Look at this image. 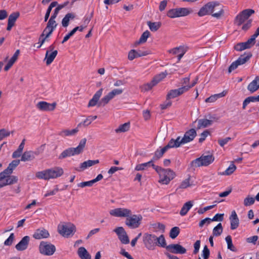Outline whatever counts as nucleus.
Returning <instances> with one entry per match:
<instances>
[{
    "instance_id": "nucleus-18",
    "label": "nucleus",
    "mask_w": 259,
    "mask_h": 259,
    "mask_svg": "<svg viewBox=\"0 0 259 259\" xmlns=\"http://www.w3.org/2000/svg\"><path fill=\"white\" fill-rule=\"evenodd\" d=\"M175 148L171 140L168 144L160 150H157L154 154V156L152 160H156L161 158L163 154L169 148Z\"/></svg>"
},
{
    "instance_id": "nucleus-2",
    "label": "nucleus",
    "mask_w": 259,
    "mask_h": 259,
    "mask_svg": "<svg viewBox=\"0 0 259 259\" xmlns=\"http://www.w3.org/2000/svg\"><path fill=\"white\" fill-rule=\"evenodd\" d=\"M155 170L158 174L159 176V183L162 184L167 185L176 176L175 172L169 169H164L161 167L157 166Z\"/></svg>"
},
{
    "instance_id": "nucleus-34",
    "label": "nucleus",
    "mask_w": 259,
    "mask_h": 259,
    "mask_svg": "<svg viewBox=\"0 0 259 259\" xmlns=\"http://www.w3.org/2000/svg\"><path fill=\"white\" fill-rule=\"evenodd\" d=\"M19 54H20L19 50H16V51L15 52V53L13 55V56H12V57L10 59V60L8 62L7 64L5 66V67L4 68L5 71H7L10 69V68L13 66V65L14 64V63L18 59V56H19Z\"/></svg>"
},
{
    "instance_id": "nucleus-14",
    "label": "nucleus",
    "mask_w": 259,
    "mask_h": 259,
    "mask_svg": "<svg viewBox=\"0 0 259 259\" xmlns=\"http://www.w3.org/2000/svg\"><path fill=\"white\" fill-rule=\"evenodd\" d=\"M57 105L56 102L49 103L45 101H40L36 105V108L42 111H52L55 110Z\"/></svg>"
},
{
    "instance_id": "nucleus-31",
    "label": "nucleus",
    "mask_w": 259,
    "mask_h": 259,
    "mask_svg": "<svg viewBox=\"0 0 259 259\" xmlns=\"http://www.w3.org/2000/svg\"><path fill=\"white\" fill-rule=\"evenodd\" d=\"M259 89V76L255 77L247 86V90L251 93H253Z\"/></svg>"
},
{
    "instance_id": "nucleus-57",
    "label": "nucleus",
    "mask_w": 259,
    "mask_h": 259,
    "mask_svg": "<svg viewBox=\"0 0 259 259\" xmlns=\"http://www.w3.org/2000/svg\"><path fill=\"white\" fill-rule=\"evenodd\" d=\"M226 241L227 243L228 248L233 251H235V248L232 243V238H231V236H230V235L227 236L226 237Z\"/></svg>"
},
{
    "instance_id": "nucleus-50",
    "label": "nucleus",
    "mask_w": 259,
    "mask_h": 259,
    "mask_svg": "<svg viewBox=\"0 0 259 259\" xmlns=\"http://www.w3.org/2000/svg\"><path fill=\"white\" fill-rule=\"evenodd\" d=\"M223 232V227L221 223H219L213 229V235L215 236L221 235Z\"/></svg>"
},
{
    "instance_id": "nucleus-16",
    "label": "nucleus",
    "mask_w": 259,
    "mask_h": 259,
    "mask_svg": "<svg viewBox=\"0 0 259 259\" xmlns=\"http://www.w3.org/2000/svg\"><path fill=\"white\" fill-rule=\"evenodd\" d=\"M114 232L116 233L119 239L122 243L124 244L129 243L130 240L128 237L122 227H117L114 230Z\"/></svg>"
},
{
    "instance_id": "nucleus-1",
    "label": "nucleus",
    "mask_w": 259,
    "mask_h": 259,
    "mask_svg": "<svg viewBox=\"0 0 259 259\" xmlns=\"http://www.w3.org/2000/svg\"><path fill=\"white\" fill-rule=\"evenodd\" d=\"M87 139L83 138L80 140L79 145L76 148L71 147L65 149L59 155L58 157L59 159H63L68 157L80 154L83 151Z\"/></svg>"
},
{
    "instance_id": "nucleus-39",
    "label": "nucleus",
    "mask_w": 259,
    "mask_h": 259,
    "mask_svg": "<svg viewBox=\"0 0 259 259\" xmlns=\"http://www.w3.org/2000/svg\"><path fill=\"white\" fill-rule=\"evenodd\" d=\"M259 102V95L256 96H249L244 100L242 105V108L245 109L246 106L251 102Z\"/></svg>"
},
{
    "instance_id": "nucleus-8",
    "label": "nucleus",
    "mask_w": 259,
    "mask_h": 259,
    "mask_svg": "<svg viewBox=\"0 0 259 259\" xmlns=\"http://www.w3.org/2000/svg\"><path fill=\"white\" fill-rule=\"evenodd\" d=\"M254 12L253 10L250 9L243 10L235 17V23L238 26L241 25Z\"/></svg>"
},
{
    "instance_id": "nucleus-38",
    "label": "nucleus",
    "mask_w": 259,
    "mask_h": 259,
    "mask_svg": "<svg viewBox=\"0 0 259 259\" xmlns=\"http://www.w3.org/2000/svg\"><path fill=\"white\" fill-rule=\"evenodd\" d=\"M193 206V201H189L186 202L183 206L181 210H180V214L182 216L185 215L188 211L191 209Z\"/></svg>"
},
{
    "instance_id": "nucleus-19",
    "label": "nucleus",
    "mask_w": 259,
    "mask_h": 259,
    "mask_svg": "<svg viewBox=\"0 0 259 259\" xmlns=\"http://www.w3.org/2000/svg\"><path fill=\"white\" fill-rule=\"evenodd\" d=\"M166 249L173 253L184 254L186 249L179 244H171L166 247Z\"/></svg>"
},
{
    "instance_id": "nucleus-12",
    "label": "nucleus",
    "mask_w": 259,
    "mask_h": 259,
    "mask_svg": "<svg viewBox=\"0 0 259 259\" xmlns=\"http://www.w3.org/2000/svg\"><path fill=\"white\" fill-rule=\"evenodd\" d=\"M39 249L40 252L46 255H52L56 251L55 246L47 242L42 241L40 242Z\"/></svg>"
},
{
    "instance_id": "nucleus-30",
    "label": "nucleus",
    "mask_w": 259,
    "mask_h": 259,
    "mask_svg": "<svg viewBox=\"0 0 259 259\" xmlns=\"http://www.w3.org/2000/svg\"><path fill=\"white\" fill-rule=\"evenodd\" d=\"M58 54V51L57 50L53 51L50 52V51H47L45 60L46 61V64L49 65L51 64Z\"/></svg>"
},
{
    "instance_id": "nucleus-64",
    "label": "nucleus",
    "mask_w": 259,
    "mask_h": 259,
    "mask_svg": "<svg viewBox=\"0 0 259 259\" xmlns=\"http://www.w3.org/2000/svg\"><path fill=\"white\" fill-rule=\"evenodd\" d=\"M153 226L154 228L161 231L162 233L164 232L165 226L163 224L158 223L153 224Z\"/></svg>"
},
{
    "instance_id": "nucleus-23",
    "label": "nucleus",
    "mask_w": 259,
    "mask_h": 259,
    "mask_svg": "<svg viewBox=\"0 0 259 259\" xmlns=\"http://www.w3.org/2000/svg\"><path fill=\"white\" fill-rule=\"evenodd\" d=\"M149 54L150 52L148 51H142L141 50H132L128 53V59L130 60H133L136 58L145 56Z\"/></svg>"
},
{
    "instance_id": "nucleus-15",
    "label": "nucleus",
    "mask_w": 259,
    "mask_h": 259,
    "mask_svg": "<svg viewBox=\"0 0 259 259\" xmlns=\"http://www.w3.org/2000/svg\"><path fill=\"white\" fill-rule=\"evenodd\" d=\"M44 145L41 146L40 148L41 149V151L37 150L36 151H27L24 152L21 156V161H27L32 160L35 158V155H38L43 150Z\"/></svg>"
},
{
    "instance_id": "nucleus-56",
    "label": "nucleus",
    "mask_w": 259,
    "mask_h": 259,
    "mask_svg": "<svg viewBox=\"0 0 259 259\" xmlns=\"http://www.w3.org/2000/svg\"><path fill=\"white\" fill-rule=\"evenodd\" d=\"M155 85L154 84V83L151 80V81L150 82H148L146 84H145L142 85L140 87V88L142 92H147V91L151 90L152 88V87H153Z\"/></svg>"
},
{
    "instance_id": "nucleus-10",
    "label": "nucleus",
    "mask_w": 259,
    "mask_h": 259,
    "mask_svg": "<svg viewBox=\"0 0 259 259\" xmlns=\"http://www.w3.org/2000/svg\"><path fill=\"white\" fill-rule=\"evenodd\" d=\"M217 6L219 4L217 2H209L202 7L198 13V15L201 17L206 15H210L215 11Z\"/></svg>"
},
{
    "instance_id": "nucleus-40",
    "label": "nucleus",
    "mask_w": 259,
    "mask_h": 259,
    "mask_svg": "<svg viewBox=\"0 0 259 259\" xmlns=\"http://www.w3.org/2000/svg\"><path fill=\"white\" fill-rule=\"evenodd\" d=\"M114 97L109 92L107 95L102 98L98 104V107L104 106L107 104Z\"/></svg>"
},
{
    "instance_id": "nucleus-20",
    "label": "nucleus",
    "mask_w": 259,
    "mask_h": 259,
    "mask_svg": "<svg viewBox=\"0 0 259 259\" xmlns=\"http://www.w3.org/2000/svg\"><path fill=\"white\" fill-rule=\"evenodd\" d=\"M188 91V88L184 87L178 89L170 90L166 96V100L175 98Z\"/></svg>"
},
{
    "instance_id": "nucleus-9",
    "label": "nucleus",
    "mask_w": 259,
    "mask_h": 259,
    "mask_svg": "<svg viewBox=\"0 0 259 259\" xmlns=\"http://www.w3.org/2000/svg\"><path fill=\"white\" fill-rule=\"evenodd\" d=\"M157 237L153 234L145 233L143 235V241L145 246L149 250L155 249Z\"/></svg>"
},
{
    "instance_id": "nucleus-51",
    "label": "nucleus",
    "mask_w": 259,
    "mask_h": 259,
    "mask_svg": "<svg viewBox=\"0 0 259 259\" xmlns=\"http://www.w3.org/2000/svg\"><path fill=\"white\" fill-rule=\"evenodd\" d=\"M180 233V229L178 227H174L171 228L169 232V236L172 239L176 238Z\"/></svg>"
},
{
    "instance_id": "nucleus-13",
    "label": "nucleus",
    "mask_w": 259,
    "mask_h": 259,
    "mask_svg": "<svg viewBox=\"0 0 259 259\" xmlns=\"http://www.w3.org/2000/svg\"><path fill=\"white\" fill-rule=\"evenodd\" d=\"M20 160H14L9 164L8 167L0 173V181L3 180L6 177V175H11L15 168L19 164Z\"/></svg>"
},
{
    "instance_id": "nucleus-61",
    "label": "nucleus",
    "mask_w": 259,
    "mask_h": 259,
    "mask_svg": "<svg viewBox=\"0 0 259 259\" xmlns=\"http://www.w3.org/2000/svg\"><path fill=\"white\" fill-rule=\"evenodd\" d=\"M210 255V251L207 245H205L202 250V256L203 259H208Z\"/></svg>"
},
{
    "instance_id": "nucleus-58",
    "label": "nucleus",
    "mask_w": 259,
    "mask_h": 259,
    "mask_svg": "<svg viewBox=\"0 0 259 259\" xmlns=\"http://www.w3.org/2000/svg\"><path fill=\"white\" fill-rule=\"evenodd\" d=\"M245 44V43L244 42L238 43L234 46V49L238 51H242L245 49H248Z\"/></svg>"
},
{
    "instance_id": "nucleus-5",
    "label": "nucleus",
    "mask_w": 259,
    "mask_h": 259,
    "mask_svg": "<svg viewBox=\"0 0 259 259\" xmlns=\"http://www.w3.org/2000/svg\"><path fill=\"white\" fill-rule=\"evenodd\" d=\"M214 158L212 155H202L199 158L193 160L191 165L193 167H197L202 166H207L214 161Z\"/></svg>"
},
{
    "instance_id": "nucleus-49",
    "label": "nucleus",
    "mask_w": 259,
    "mask_h": 259,
    "mask_svg": "<svg viewBox=\"0 0 259 259\" xmlns=\"http://www.w3.org/2000/svg\"><path fill=\"white\" fill-rule=\"evenodd\" d=\"M190 180L191 177L189 176L188 178L186 179L182 182L180 185L179 186V188L186 189L188 187L192 186L193 184L190 183Z\"/></svg>"
},
{
    "instance_id": "nucleus-33",
    "label": "nucleus",
    "mask_w": 259,
    "mask_h": 259,
    "mask_svg": "<svg viewBox=\"0 0 259 259\" xmlns=\"http://www.w3.org/2000/svg\"><path fill=\"white\" fill-rule=\"evenodd\" d=\"M150 166H152L154 169L155 166H156V165L153 163V160H151L146 163L137 164L135 167V170L137 171L144 170Z\"/></svg>"
},
{
    "instance_id": "nucleus-62",
    "label": "nucleus",
    "mask_w": 259,
    "mask_h": 259,
    "mask_svg": "<svg viewBox=\"0 0 259 259\" xmlns=\"http://www.w3.org/2000/svg\"><path fill=\"white\" fill-rule=\"evenodd\" d=\"M255 42V39L251 36V37L244 42L245 43V45L247 46V48L249 49L254 45Z\"/></svg>"
},
{
    "instance_id": "nucleus-59",
    "label": "nucleus",
    "mask_w": 259,
    "mask_h": 259,
    "mask_svg": "<svg viewBox=\"0 0 259 259\" xmlns=\"http://www.w3.org/2000/svg\"><path fill=\"white\" fill-rule=\"evenodd\" d=\"M94 184V183L93 180H91L89 181L83 182L78 183L77 184V186L80 188H84L85 187H92Z\"/></svg>"
},
{
    "instance_id": "nucleus-32",
    "label": "nucleus",
    "mask_w": 259,
    "mask_h": 259,
    "mask_svg": "<svg viewBox=\"0 0 259 259\" xmlns=\"http://www.w3.org/2000/svg\"><path fill=\"white\" fill-rule=\"evenodd\" d=\"M230 220L231 221V229L232 230L236 229L239 226V221L235 210L232 212Z\"/></svg>"
},
{
    "instance_id": "nucleus-60",
    "label": "nucleus",
    "mask_w": 259,
    "mask_h": 259,
    "mask_svg": "<svg viewBox=\"0 0 259 259\" xmlns=\"http://www.w3.org/2000/svg\"><path fill=\"white\" fill-rule=\"evenodd\" d=\"M10 132L5 128L0 130V141L2 140L4 138L9 137L10 135Z\"/></svg>"
},
{
    "instance_id": "nucleus-24",
    "label": "nucleus",
    "mask_w": 259,
    "mask_h": 259,
    "mask_svg": "<svg viewBox=\"0 0 259 259\" xmlns=\"http://www.w3.org/2000/svg\"><path fill=\"white\" fill-rule=\"evenodd\" d=\"M11 175H6V177L4 180L5 182L0 183V188L6 186L7 185H12L17 183L18 181V178L16 176H10Z\"/></svg>"
},
{
    "instance_id": "nucleus-27",
    "label": "nucleus",
    "mask_w": 259,
    "mask_h": 259,
    "mask_svg": "<svg viewBox=\"0 0 259 259\" xmlns=\"http://www.w3.org/2000/svg\"><path fill=\"white\" fill-rule=\"evenodd\" d=\"M103 89L102 88L100 89L99 91H98L95 95L93 96V97L90 100L88 104V107H93L95 105L98 104L99 102H98L100 98L101 97Z\"/></svg>"
},
{
    "instance_id": "nucleus-53",
    "label": "nucleus",
    "mask_w": 259,
    "mask_h": 259,
    "mask_svg": "<svg viewBox=\"0 0 259 259\" xmlns=\"http://www.w3.org/2000/svg\"><path fill=\"white\" fill-rule=\"evenodd\" d=\"M255 198L250 196H247L243 201V204L245 206H248L254 204Z\"/></svg>"
},
{
    "instance_id": "nucleus-6",
    "label": "nucleus",
    "mask_w": 259,
    "mask_h": 259,
    "mask_svg": "<svg viewBox=\"0 0 259 259\" xmlns=\"http://www.w3.org/2000/svg\"><path fill=\"white\" fill-rule=\"evenodd\" d=\"M192 12L191 9L187 8H179L172 9L168 11L167 16L170 18L184 17Z\"/></svg>"
},
{
    "instance_id": "nucleus-37",
    "label": "nucleus",
    "mask_w": 259,
    "mask_h": 259,
    "mask_svg": "<svg viewBox=\"0 0 259 259\" xmlns=\"http://www.w3.org/2000/svg\"><path fill=\"white\" fill-rule=\"evenodd\" d=\"M75 17V15L72 13H67L63 18L62 25L63 27H66L69 24L70 20H73Z\"/></svg>"
},
{
    "instance_id": "nucleus-4",
    "label": "nucleus",
    "mask_w": 259,
    "mask_h": 259,
    "mask_svg": "<svg viewBox=\"0 0 259 259\" xmlns=\"http://www.w3.org/2000/svg\"><path fill=\"white\" fill-rule=\"evenodd\" d=\"M76 231L75 226L71 223L60 224L58 226V232L64 237L73 235Z\"/></svg>"
},
{
    "instance_id": "nucleus-29",
    "label": "nucleus",
    "mask_w": 259,
    "mask_h": 259,
    "mask_svg": "<svg viewBox=\"0 0 259 259\" xmlns=\"http://www.w3.org/2000/svg\"><path fill=\"white\" fill-rule=\"evenodd\" d=\"M49 236V232L45 229H39L36 230L33 235V237L36 239H41L43 238H47Z\"/></svg>"
},
{
    "instance_id": "nucleus-46",
    "label": "nucleus",
    "mask_w": 259,
    "mask_h": 259,
    "mask_svg": "<svg viewBox=\"0 0 259 259\" xmlns=\"http://www.w3.org/2000/svg\"><path fill=\"white\" fill-rule=\"evenodd\" d=\"M160 246L163 248H166V243L163 235H161L159 237H157L156 241V246Z\"/></svg>"
},
{
    "instance_id": "nucleus-47",
    "label": "nucleus",
    "mask_w": 259,
    "mask_h": 259,
    "mask_svg": "<svg viewBox=\"0 0 259 259\" xmlns=\"http://www.w3.org/2000/svg\"><path fill=\"white\" fill-rule=\"evenodd\" d=\"M224 14V10L221 6L219 4V6H217L215 11L211 14L212 16L217 18H220Z\"/></svg>"
},
{
    "instance_id": "nucleus-7",
    "label": "nucleus",
    "mask_w": 259,
    "mask_h": 259,
    "mask_svg": "<svg viewBox=\"0 0 259 259\" xmlns=\"http://www.w3.org/2000/svg\"><path fill=\"white\" fill-rule=\"evenodd\" d=\"M142 219V216L141 214H131L130 217L126 219L125 223L130 228L136 229L141 225Z\"/></svg>"
},
{
    "instance_id": "nucleus-11",
    "label": "nucleus",
    "mask_w": 259,
    "mask_h": 259,
    "mask_svg": "<svg viewBox=\"0 0 259 259\" xmlns=\"http://www.w3.org/2000/svg\"><path fill=\"white\" fill-rule=\"evenodd\" d=\"M109 214L114 217L126 218V219L131 215L132 211L128 208L119 207L110 210Z\"/></svg>"
},
{
    "instance_id": "nucleus-43",
    "label": "nucleus",
    "mask_w": 259,
    "mask_h": 259,
    "mask_svg": "<svg viewBox=\"0 0 259 259\" xmlns=\"http://www.w3.org/2000/svg\"><path fill=\"white\" fill-rule=\"evenodd\" d=\"M48 169L40 171H38L35 174L36 178L39 179H44L48 180L50 179Z\"/></svg>"
},
{
    "instance_id": "nucleus-21",
    "label": "nucleus",
    "mask_w": 259,
    "mask_h": 259,
    "mask_svg": "<svg viewBox=\"0 0 259 259\" xmlns=\"http://www.w3.org/2000/svg\"><path fill=\"white\" fill-rule=\"evenodd\" d=\"M82 123H79L77 124L76 128L71 130L68 129H64L58 133V135L63 138L74 136L79 131V127H80Z\"/></svg>"
},
{
    "instance_id": "nucleus-41",
    "label": "nucleus",
    "mask_w": 259,
    "mask_h": 259,
    "mask_svg": "<svg viewBox=\"0 0 259 259\" xmlns=\"http://www.w3.org/2000/svg\"><path fill=\"white\" fill-rule=\"evenodd\" d=\"M130 128V123L126 122L120 125L115 130V132L117 134L124 133L129 131Z\"/></svg>"
},
{
    "instance_id": "nucleus-22",
    "label": "nucleus",
    "mask_w": 259,
    "mask_h": 259,
    "mask_svg": "<svg viewBox=\"0 0 259 259\" xmlns=\"http://www.w3.org/2000/svg\"><path fill=\"white\" fill-rule=\"evenodd\" d=\"M99 163V160L98 159L97 160H88L87 161H84L80 163L79 167L75 168V170L80 172L83 171L85 169L88 167H91L94 165L98 164Z\"/></svg>"
},
{
    "instance_id": "nucleus-36",
    "label": "nucleus",
    "mask_w": 259,
    "mask_h": 259,
    "mask_svg": "<svg viewBox=\"0 0 259 259\" xmlns=\"http://www.w3.org/2000/svg\"><path fill=\"white\" fill-rule=\"evenodd\" d=\"M78 256L81 259H91V256L87 249L83 247H80L77 251Z\"/></svg>"
},
{
    "instance_id": "nucleus-52",
    "label": "nucleus",
    "mask_w": 259,
    "mask_h": 259,
    "mask_svg": "<svg viewBox=\"0 0 259 259\" xmlns=\"http://www.w3.org/2000/svg\"><path fill=\"white\" fill-rule=\"evenodd\" d=\"M251 56V54L246 56L242 55L236 60V61L239 65H242L246 63L249 59Z\"/></svg>"
},
{
    "instance_id": "nucleus-63",
    "label": "nucleus",
    "mask_w": 259,
    "mask_h": 259,
    "mask_svg": "<svg viewBox=\"0 0 259 259\" xmlns=\"http://www.w3.org/2000/svg\"><path fill=\"white\" fill-rule=\"evenodd\" d=\"M14 239V233L11 234L9 238L5 241L4 244L7 246L11 245Z\"/></svg>"
},
{
    "instance_id": "nucleus-17",
    "label": "nucleus",
    "mask_w": 259,
    "mask_h": 259,
    "mask_svg": "<svg viewBox=\"0 0 259 259\" xmlns=\"http://www.w3.org/2000/svg\"><path fill=\"white\" fill-rule=\"evenodd\" d=\"M219 118L215 116H210L209 119H200L198 120V128L206 127L211 125L214 121H217Z\"/></svg>"
},
{
    "instance_id": "nucleus-28",
    "label": "nucleus",
    "mask_w": 259,
    "mask_h": 259,
    "mask_svg": "<svg viewBox=\"0 0 259 259\" xmlns=\"http://www.w3.org/2000/svg\"><path fill=\"white\" fill-rule=\"evenodd\" d=\"M30 238L28 236H24L21 240L16 245V248L19 251L25 250L28 245Z\"/></svg>"
},
{
    "instance_id": "nucleus-3",
    "label": "nucleus",
    "mask_w": 259,
    "mask_h": 259,
    "mask_svg": "<svg viewBox=\"0 0 259 259\" xmlns=\"http://www.w3.org/2000/svg\"><path fill=\"white\" fill-rule=\"evenodd\" d=\"M196 135V130L194 128H191L185 133L183 138L181 139V137L179 136L175 140L171 139V141L175 148H178L180 147L181 145L185 144L193 140Z\"/></svg>"
},
{
    "instance_id": "nucleus-45",
    "label": "nucleus",
    "mask_w": 259,
    "mask_h": 259,
    "mask_svg": "<svg viewBox=\"0 0 259 259\" xmlns=\"http://www.w3.org/2000/svg\"><path fill=\"white\" fill-rule=\"evenodd\" d=\"M19 16L20 13L19 12H15L12 13L9 16L8 22L14 25L15 22L16 21L17 19L19 17Z\"/></svg>"
},
{
    "instance_id": "nucleus-44",
    "label": "nucleus",
    "mask_w": 259,
    "mask_h": 259,
    "mask_svg": "<svg viewBox=\"0 0 259 259\" xmlns=\"http://www.w3.org/2000/svg\"><path fill=\"white\" fill-rule=\"evenodd\" d=\"M167 73L166 72H161L156 76H155L152 81L154 83V84L156 85L163 79H164L167 75Z\"/></svg>"
},
{
    "instance_id": "nucleus-25",
    "label": "nucleus",
    "mask_w": 259,
    "mask_h": 259,
    "mask_svg": "<svg viewBox=\"0 0 259 259\" xmlns=\"http://www.w3.org/2000/svg\"><path fill=\"white\" fill-rule=\"evenodd\" d=\"M50 179H55L61 176L63 174V170L61 167H55L48 169Z\"/></svg>"
},
{
    "instance_id": "nucleus-35",
    "label": "nucleus",
    "mask_w": 259,
    "mask_h": 259,
    "mask_svg": "<svg viewBox=\"0 0 259 259\" xmlns=\"http://www.w3.org/2000/svg\"><path fill=\"white\" fill-rule=\"evenodd\" d=\"M228 93V91L226 90L223 91L222 93L211 95L209 97L205 99V102L206 103H212L215 102L218 98L225 97Z\"/></svg>"
},
{
    "instance_id": "nucleus-48",
    "label": "nucleus",
    "mask_w": 259,
    "mask_h": 259,
    "mask_svg": "<svg viewBox=\"0 0 259 259\" xmlns=\"http://www.w3.org/2000/svg\"><path fill=\"white\" fill-rule=\"evenodd\" d=\"M147 24L152 31H157L161 26L160 22H151L148 21Z\"/></svg>"
},
{
    "instance_id": "nucleus-26",
    "label": "nucleus",
    "mask_w": 259,
    "mask_h": 259,
    "mask_svg": "<svg viewBox=\"0 0 259 259\" xmlns=\"http://www.w3.org/2000/svg\"><path fill=\"white\" fill-rule=\"evenodd\" d=\"M57 23L55 21V19L53 18H50L47 23L46 27L42 33L41 34V37L45 36V33L50 30V34H52L54 29L56 28Z\"/></svg>"
},
{
    "instance_id": "nucleus-55",
    "label": "nucleus",
    "mask_w": 259,
    "mask_h": 259,
    "mask_svg": "<svg viewBox=\"0 0 259 259\" xmlns=\"http://www.w3.org/2000/svg\"><path fill=\"white\" fill-rule=\"evenodd\" d=\"M182 51H186V50L184 47L180 46L170 50L169 52L174 55H179V54L182 53Z\"/></svg>"
},
{
    "instance_id": "nucleus-54",
    "label": "nucleus",
    "mask_w": 259,
    "mask_h": 259,
    "mask_svg": "<svg viewBox=\"0 0 259 259\" xmlns=\"http://www.w3.org/2000/svg\"><path fill=\"white\" fill-rule=\"evenodd\" d=\"M236 169V166L233 164V162L232 163L230 164L229 167L223 172L224 175L229 176L231 175Z\"/></svg>"
},
{
    "instance_id": "nucleus-42",
    "label": "nucleus",
    "mask_w": 259,
    "mask_h": 259,
    "mask_svg": "<svg viewBox=\"0 0 259 259\" xmlns=\"http://www.w3.org/2000/svg\"><path fill=\"white\" fill-rule=\"evenodd\" d=\"M150 34V32L148 30L144 31L141 35L139 40L135 42V45L136 46L140 44L145 42L149 37Z\"/></svg>"
}]
</instances>
